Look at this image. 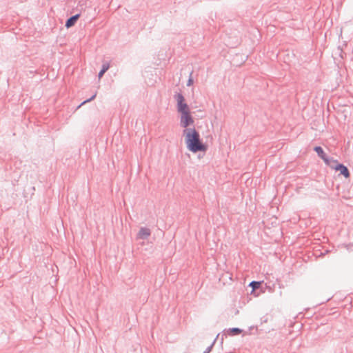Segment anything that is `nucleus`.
<instances>
[{
  "label": "nucleus",
  "mask_w": 353,
  "mask_h": 353,
  "mask_svg": "<svg viewBox=\"0 0 353 353\" xmlns=\"http://www.w3.org/2000/svg\"><path fill=\"white\" fill-rule=\"evenodd\" d=\"M183 134L188 150L192 152H205L208 145L203 143L199 132L194 129H184Z\"/></svg>",
  "instance_id": "f257e3e1"
},
{
  "label": "nucleus",
  "mask_w": 353,
  "mask_h": 353,
  "mask_svg": "<svg viewBox=\"0 0 353 353\" xmlns=\"http://www.w3.org/2000/svg\"><path fill=\"white\" fill-rule=\"evenodd\" d=\"M177 101V110L180 113V125L184 129H194L190 128L194 123V119L191 114L189 106L185 101V99L181 94L176 96Z\"/></svg>",
  "instance_id": "f03ea898"
},
{
  "label": "nucleus",
  "mask_w": 353,
  "mask_h": 353,
  "mask_svg": "<svg viewBox=\"0 0 353 353\" xmlns=\"http://www.w3.org/2000/svg\"><path fill=\"white\" fill-rule=\"evenodd\" d=\"M151 234L150 229L147 228H141L137 234V238L139 239H146Z\"/></svg>",
  "instance_id": "7ed1b4c3"
},
{
  "label": "nucleus",
  "mask_w": 353,
  "mask_h": 353,
  "mask_svg": "<svg viewBox=\"0 0 353 353\" xmlns=\"http://www.w3.org/2000/svg\"><path fill=\"white\" fill-rule=\"evenodd\" d=\"M336 170L340 171L341 174H343L345 178L350 176V172L347 168L342 164L337 165L335 168Z\"/></svg>",
  "instance_id": "20e7f679"
},
{
  "label": "nucleus",
  "mask_w": 353,
  "mask_h": 353,
  "mask_svg": "<svg viewBox=\"0 0 353 353\" xmlns=\"http://www.w3.org/2000/svg\"><path fill=\"white\" fill-rule=\"evenodd\" d=\"M79 14H76L72 17H70V19H68L65 23V26L66 28H70L72 26H73L74 25V23H76L77 20L79 19Z\"/></svg>",
  "instance_id": "39448f33"
},
{
  "label": "nucleus",
  "mask_w": 353,
  "mask_h": 353,
  "mask_svg": "<svg viewBox=\"0 0 353 353\" xmlns=\"http://www.w3.org/2000/svg\"><path fill=\"white\" fill-rule=\"evenodd\" d=\"M314 150L323 160H324L325 162L327 161V159L325 157V154L321 147L316 146L314 148Z\"/></svg>",
  "instance_id": "423d86ee"
},
{
  "label": "nucleus",
  "mask_w": 353,
  "mask_h": 353,
  "mask_svg": "<svg viewBox=\"0 0 353 353\" xmlns=\"http://www.w3.org/2000/svg\"><path fill=\"white\" fill-rule=\"evenodd\" d=\"M242 332V330L239 328H231L227 331L228 335L234 336L239 334Z\"/></svg>",
  "instance_id": "0eeeda50"
},
{
  "label": "nucleus",
  "mask_w": 353,
  "mask_h": 353,
  "mask_svg": "<svg viewBox=\"0 0 353 353\" xmlns=\"http://www.w3.org/2000/svg\"><path fill=\"white\" fill-rule=\"evenodd\" d=\"M110 68V63H104L102 66L101 70L99 73V78L101 79L103 74L109 69Z\"/></svg>",
  "instance_id": "6e6552de"
},
{
  "label": "nucleus",
  "mask_w": 353,
  "mask_h": 353,
  "mask_svg": "<svg viewBox=\"0 0 353 353\" xmlns=\"http://www.w3.org/2000/svg\"><path fill=\"white\" fill-rule=\"evenodd\" d=\"M250 285L252 286L253 288V290H254L255 289H257L260 287L261 282L252 281L250 283Z\"/></svg>",
  "instance_id": "1a4fd4ad"
},
{
  "label": "nucleus",
  "mask_w": 353,
  "mask_h": 353,
  "mask_svg": "<svg viewBox=\"0 0 353 353\" xmlns=\"http://www.w3.org/2000/svg\"><path fill=\"white\" fill-rule=\"evenodd\" d=\"M96 97V94H94V95L91 97V99H90L87 100V101H85L83 103H86V102H88V101H90L92 100L93 99H94V97Z\"/></svg>",
  "instance_id": "9d476101"
},
{
  "label": "nucleus",
  "mask_w": 353,
  "mask_h": 353,
  "mask_svg": "<svg viewBox=\"0 0 353 353\" xmlns=\"http://www.w3.org/2000/svg\"><path fill=\"white\" fill-rule=\"evenodd\" d=\"M192 83V79H190V80H189V81H188V85H190Z\"/></svg>",
  "instance_id": "9b49d317"
}]
</instances>
